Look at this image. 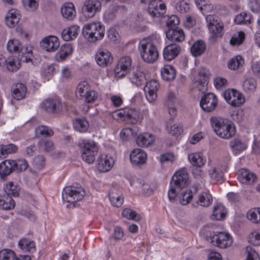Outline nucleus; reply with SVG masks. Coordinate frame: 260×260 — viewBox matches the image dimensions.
I'll list each match as a JSON object with an SVG mask.
<instances>
[{
    "label": "nucleus",
    "instance_id": "f257e3e1",
    "mask_svg": "<svg viewBox=\"0 0 260 260\" xmlns=\"http://www.w3.org/2000/svg\"><path fill=\"white\" fill-rule=\"evenodd\" d=\"M210 121L214 132L220 138L228 140L236 134V128L232 121L220 117H212Z\"/></svg>",
    "mask_w": 260,
    "mask_h": 260
},
{
    "label": "nucleus",
    "instance_id": "f03ea898",
    "mask_svg": "<svg viewBox=\"0 0 260 260\" xmlns=\"http://www.w3.org/2000/svg\"><path fill=\"white\" fill-rule=\"evenodd\" d=\"M201 234L204 235L206 240L213 246L224 249L230 247L233 243V239L231 235L225 232H215L214 231L202 230Z\"/></svg>",
    "mask_w": 260,
    "mask_h": 260
},
{
    "label": "nucleus",
    "instance_id": "7ed1b4c3",
    "mask_svg": "<svg viewBox=\"0 0 260 260\" xmlns=\"http://www.w3.org/2000/svg\"><path fill=\"white\" fill-rule=\"evenodd\" d=\"M138 49L142 59L147 63H152L158 58L159 53L157 47L148 40L141 41Z\"/></svg>",
    "mask_w": 260,
    "mask_h": 260
},
{
    "label": "nucleus",
    "instance_id": "20e7f679",
    "mask_svg": "<svg viewBox=\"0 0 260 260\" xmlns=\"http://www.w3.org/2000/svg\"><path fill=\"white\" fill-rule=\"evenodd\" d=\"M83 34L90 43L102 40L105 35V27L100 22H92L85 24Z\"/></svg>",
    "mask_w": 260,
    "mask_h": 260
},
{
    "label": "nucleus",
    "instance_id": "39448f33",
    "mask_svg": "<svg viewBox=\"0 0 260 260\" xmlns=\"http://www.w3.org/2000/svg\"><path fill=\"white\" fill-rule=\"evenodd\" d=\"M206 20L211 41H216L221 38L224 34V25L221 20L217 16L212 15H207Z\"/></svg>",
    "mask_w": 260,
    "mask_h": 260
},
{
    "label": "nucleus",
    "instance_id": "423d86ee",
    "mask_svg": "<svg viewBox=\"0 0 260 260\" xmlns=\"http://www.w3.org/2000/svg\"><path fill=\"white\" fill-rule=\"evenodd\" d=\"M78 145L82 150L83 159L86 162H93L94 156L98 151L96 143L90 140L81 139Z\"/></svg>",
    "mask_w": 260,
    "mask_h": 260
},
{
    "label": "nucleus",
    "instance_id": "0eeeda50",
    "mask_svg": "<svg viewBox=\"0 0 260 260\" xmlns=\"http://www.w3.org/2000/svg\"><path fill=\"white\" fill-rule=\"evenodd\" d=\"M85 195V191L81 187L67 186L62 193V199L68 203H74L80 201Z\"/></svg>",
    "mask_w": 260,
    "mask_h": 260
},
{
    "label": "nucleus",
    "instance_id": "6e6552de",
    "mask_svg": "<svg viewBox=\"0 0 260 260\" xmlns=\"http://www.w3.org/2000/svg\"><path fill=\"white\" fill-rule=\"evenodd\" d=\"M141 3L148 4V13L152 18L163 16L166 12V6L160 0H141Z\"/></svg>",
    "mask_w": 260,
    "mask_h": 260
},
{
    "label": "nucleus",
    "instance_id": "1a4fd4ad",
    "mask_svg": "<svg viewBox=\"0 0 260 260\" xmlns=\"http://www.w3.org/2000/svg\"><path fill=\"white\" fill-rule=\"evenodd\" d=\"M115 113L120 118H123L131 123L135 124L143 119L142 115L135 109L125 108L116 111Z\"/></svg>",
    "mask_w": 260,
    "mask_h": 260
},
{
    "label": "nucleus",
    "instance_id": "9d476101",
    "mask_svg": "<svg viewBox=\"0 0 260 260\" xmlns=\"http://www.w3.org/2000/svg\"><path fill=\"white\" fill-rule=\"evenodd\" d=\"M225 100L230 105L238 107L245 102V97L239 91L234 89H228L223 93Z\"/></svg>",
    "mask_w": 260,
    "mask_h": 260
},
{
    "label": "nucleus",
    "instance_id": "9b49d317",
    "mask_svg": "<svg viewBox=\"0 0 260 260\" xmlns=\"http://www.w3.org/2000/svg\"><path fill=\"white\" fill-rule=\"evenodd\" d=\"M132 60L129 56L122 57L118 61L115 69V74L117 77H123L132 68Z\"/></svg>",
    "mask_w": 260,
    "mask_h": 260
},
{
    "label": "nucleus",
    "instance_id": "f8f14e48",
    "mask_svg": "<svg viewBox=\"0 0 260 260\" xmlns=\"http://www.w3.org/2000/svg\"><path fill=\"white\" fill-rule=\"evenodd\" d=\"M41 107L46 112L54 114L61 111L62 104L57 98H48L42 102Z\"/></svg>",
    "mask_w": 260,
    "mask_h": 260
},
{
    "label": "nucleus",
    "instance_id": "ddd939ff",
    "mask_svg": "<svg viewBox=\"0 0 260 260\" xmlns=\"http://www.w3.org/2000/svg\"><path fill=\"white\" fill-rule=\"evenodd\" d=\"M101 9V3L99 0H86L82 7V12L87 17L94 16Z\"/></svg>",
    "mask_w": 260,
    "mask_h": 260
},
{
    "label": "nucleus",
    "instance_id": "4468645a",
    "mask_svg": "<svg viewBox=\"0 0 260 260\" xmlns=\"http://www.w3.org/2000/svg\"><path fill=\"white\" fill-rule=\"evenodd\" d=\"M217 105V98L212 93H208L205 94L200 101V106L205 112H210L213 111Z\"/></svg>",
    "mask_w": 260,
    "mask_h": 260
},
{
    "label": "nucleus",
    "instance_id": "2eb2a0df",
    "mask_svg": "<svg viewBox=\"0 0 260 260\" xmlns=\"http://www.w3.org/2000/svg\"><path fill=\"white\" fill-rule=\"evenodd\" d=\"M159 86L158 82L155 80H151L146 83L144 90L147 100L152 103L156 99L157 91Z\"/></svg>",
    "mask_w": 260,
    "mask_h": 260
},
{
    "label": "nucleus",
    "instance_id": "dca6fc26",
    "mask_svg": "<svg viewBox=\"0 0 260 260\" xmlns=\"http://www.w3.org/2000/svg\"><path fill=\"white\" fill-rule=\"evenodd\" d=\"M227 169L228 167L225 164H210L209 175L211 179L218 181L223 178L224 172Z\"/></svg>",
    "mask_w": 260,
    "mask_h": 260
},
{
    "label": "nucleus",
    "instance_id": "f3484780",
    "mask_svg": "<svg viewBox=\"0 0 260 260\" xmlns=\"http://www.w3.org/2000/svg\"><path fill=\"white\" fill-rule=\"evenodd\" d=\"M95 59L98 65L102 67L111 64L113 60L111 53L105 49H100L96 52Z\"/></svg>",
    "mask_w": 260,
    "mask_h": 260
},
{
    "label": "nucleus",
    "instance_id": "a211bd4d",
    "mask_svg": "<svg viewBox=\"0 0 260 260\" xmlns=\"http://www.w3.org/2000/svg\"><path fill=\"white\" fill-rule=\"evenodd\" d=\"M175 186L180 189L184 188L189 184V177L187 172L181 169L176 172L172 178Z\"/></svg>",
    "mask_w": 260,
    "mask_h": 260
},
{
    "label": "nucleus",
    "instance_id": "6ab92c4d",
    "mask_svg": "<svg viewBox=\"0 0 260 260\" xmlns=\"http://www.w3.org/2000/svg\"><path fill=\"white\" fill-rule=\"evenodd\" d=\"M41 47L47 52H54L59 46L58 39L54 36L44 38L40 42Z\"/></svg>",
    "mask_w": 260,
    "mask_h": 260
},
{
    "label": "nucleus",
    "instance_id": "aec40b11",
    "mask_svg": "<svg viewBox=\"0 0 260 260\" xmlns=\"http://www.w3.org/2000/svg\"><path fill=\"white\" fill-rule=\"evenodd\" d=\"M202 190V187L199 184H195L192 185L190 190H186L183 192L180 197V203L183 205L188 204L192 200L193 194Z\"/></svg>",
    "mask_w": 260,
    "mask_h": 260
},
{
    "label": "nucleus",
    "instance_id": "412c9836",
    "mask_svg": "<svg viewBox=\"0 0 260 260\" xmlns=\"http://www.w3.org/2000/svg\"><path fill=\"white\" fill-rule=\"evenodd\" d=\"M180 47L176 44H171L166 46L163 51L164 59L171 61L176 58L180 53Z\"/></svg>",
    "mask_w": 260,
    "mask_h": 260
},
{
    "label": "nucleus",
    "instance_id": "4be33fe9",
    "mask_svg": "<svg viewBox=\"0 0 260 260\" xmlns=\"http://www.w3.org/2000/svg\"><path fill=\"white\" fill-rule=\"evenodd\" d=\"M0 260H31L28 255L17 256L10 249H3L0 251Z\"/></svg>",
    "mask_w": 260,
    "mask_h": 260
},
{
    "label": "nucleus",
    "instance_id": "5701e85b",
    "mask_svg": "<svg viewBox=\"0 0 260 260\" xmlns=\"http://www.w3.org/2000/svg\"><path fill=\"white\" fill-rule=\"evenodd\" d=\"M238 179L243 184H252L256 180V175L248 170L241 169L238 171Z\"/></svg>",
    "mask_w": 260,
    "mask_h": 260
},
{
    "label": "nucleus",
    "instance_id": "b1692460",
    "mask_svg": "<svg viewBox=\"0 0 260 260\" xmlns=\"http://www.w3.org/2000/svg\"><path fill=\"white\" fill-rule=\"evenodd\" d=\"M109 200L112 205L116 207H120L124 200L121 192L115 187H112L109 192Z\"/></svg>",
    "mask_w": 260,
    "mask_h": 260
},
{
    "label": "nucleus",
    "instance_id": "393cba45",
    "mask_svg": "<svg viewBox=\"0 0 260 260\" xmlns=\"http://www.w3.org/2000/svg\"><path fill=\"white\" fill-rule=\"evenodd\" d=\"M61 13L63 17L69 20H73L76 16L74 5L72 3H66L61 7Z\"/></svg>",
    "mask_w": 260,
    "mask_h": 260
},
{
    "label": "nucleus",
    "instance_id": "a878e982",
    "mask_svg": "<svg viewBox=\"0 0 260 260\" xmlns=\"http://www.w3.org/2000/svg\"><path fill=\"white\" fill-rule=\"evenodd\" d=\"M80 32V27L76 25H72L64 28L61 32L63 40L69 41L76 39Z\"/></svg>",
    "mask_w": 260,
    "mask_h": 260
},
{
    "label": "nucleus",
    "instance_id": "bb28decb",
    "mask_svg": "<svg viewBox=\"0 0 260 260\" xmlns=\"http://www.w3.org/2000/svg\"><path fill=\"white\" fill-rule=\"evenodd\" d=\"M167 38L172 42H181L185 39V34L182 29L176 28H169L166 32Z\"/></svg>",
    "mask_w": 260,
    "mask_h": 260
},
{
    "label": "nucleus",
    "instance_id": "cd10ccee",
    "mask_svg": "<svg viewBox=\"0 0 260 260\" xmlns=\"http://www.w3.org/2000/svg\"><path fill=\"white\" fill-rule=\"evenodd\" d=\"M20 15L18 10L11 9L5 16L6 25L9 27H14L19 21Z\"/></svg>",
    "mask_w": 260,
    "mask_h": 260
},
{
    "label": "nucleus",
    "instance_id": "c85d7f7f",
    "mask_svg": "<svg viewBox=\"0 0 260 260\" xmlns=\"http://www.w3.org/2000/svg\"><path fill=\"white\" fill-rule=\"evenodd\" d=\"M73 51V48L71 44L67 43L62 45L60 50L55 54V59L57 61H64L67 57L70 55Z\"/></svg>",
    "mask_w": 260,
    "mask_h": 260
},
{
    "label": "nucleus",
    "instance_id": "c756f323",
    "mask_svg": "<svg viewBox=\"0 0 260 260\" xmlns=\"http://www.w3.org/2000/svg\"><path fill=\"white\" fill-rule=\"evenodd\" d=\"M155 141V137L149 133H144L138 136L137 144L141 147H148L151 145Z\"/></svg>",
    "mask_w": 260,
    "mask_h": 260
},
{
    "label": "nucleus",
    "instance_id": "7c9ffc66",
    "mask_svg": "<svg viewBox=\"0 0 260 260\" xmlns=\"http://www.w3.org/2000/svg\"><path fill=\"white\" fill-rule=\"evenodd\" d=\"M179 105V101L173 92L168 94L166 101V105L168 107L169 113L171 115H175L176 114V107Z\"/></svg>",
    "mask_w": 260,
    "mask_h": 260
},
{
    "label": "nucleus",
    "instance_id": "2f4dec72",
    "mask_svg": "<svg viewBox=\"0 0 260 260\" xmlns=\"http://www.w3.org/2000/svg\"><path fill=\"white\" fill-rule=\"evenodd\" d=\"M129 157L131 162H146L147 155L143 150L136 148L131 152Z\"/></svg>",
    "mask_w": 260,
    "mask_h": 260
},
{
    "label": "nucleus",
    "instance_id": "473e14b6",
    "mask_svg": "<svg viewBox=\"0 0 260 260\" xmlns=\"http://www.w3.org/2000/svg\"><path fill=\"white\" fill-rule=\"evenodd\" d=\"M212 201L211 194L208 190H206L199 193L196 203L201 206L207 207L212 204Z\"/></svg>",
    "mask_w": 260,
    "mask_h": 260
},
{
    "label": "nucleus",
    "instance_id": "72a5a7b5",
    "mask_svg": "<svg viewBox=\"0 0 260 260\" xmlns=\"http://www.w3.org/2000/svg\"><path fill=\"white\" fill-rule=\"evenodd\" d=\"M26 93V87L22 83H17L12 88V96L17 100L23 99Z\"/></svg>",
    "mask_w": 260,
    "mask_h": 260
},
{
    "label": "nucleus",
    "instance_id": "f704fd0d",
    "mask_svg": "<svg viewBox=\"0 0 260 260\" xmlns=\"http://www.w3.org/2000/svg\"><path fill=\"white\" fill-rule=\"evenodd\" d=\"M206 48L205 43L202 40L196 41L190 47L191 54L195 56H199L204 53Z\"/></svg>",
    "mask_w": 260,
    "mask_h": 260
},
{
    "label": "nucleus",
    "instance_id": "c9c22d12",
    "mask_svg": "<svg viewBox=\"0 0 260 260\" xmlns=\"http://www.w3.org/2000/svg\"><path fill=\"white\" fill-rule=\"evenodd\" d=\"M131 82L139 87L143 85L145 81V74L141 71L136 70L129 75Z\"/></svg>",
    "mask_w": 260,
    "mask_h": 260
},
{
    "label": "nucleus",
    "instance_id": "e433bc0d",
    "mask_svg": "<svg viewBox=\"0 0 260 260\" xmlns=\"http://www.w3.org/2000/svg\"><path fill=\"white\" fill-rule=\"evenodd\" d=\"M162 79L166 81L173 80L176 77L175 69L171 65L166 64L161 70Z\"/></svg>",
    "mask_w": 260,
    "mask_h": 260
},
{
    "label": "nucleus",
    "instance_id": "4c0bfd02",
    "mask_svg": "<svg viewBox=\"0 0 260 260\" xmlns=\"http://www.w3.org/2000/svg\"><path fill=\"white\" fill-rule=\"evenodd\" d=\"M257 82L253 77L245 78L242 83L243 90L247 93L253 92L256 88Z\"/></svg>",
    "mask_w": 260,
    "mask_h": 260
},
{
    "label": "nucleus",
    "instance_id": "58836bf2",
    "mask_svg": "<svg viewBox=\"0 0 260 260\" xmlns=\"http://www.w3.org/2000/svg\"><path fill=\"white\" fill-rule=\"evenodd\" d=\"M15 202L10 197L0 196V208L4 210H10L14 208Z\"/></svg>",
    "mask_w": 260,
    "mask_h": 260
},
{
    "label": "nucleus",
    "instance_id": "ea45409f",
    "mask_svg": "<svg viewBox=\"0 0 260 260\" xmlns=\"http://www.w3.org/2000/svg\"><path fill=\"white\" fill-rule=\"evenodd\" d=\"M18 151V147L14 144L2 145L0 147V160H3L9 154L15 153Z\"/></svg>",
    "mask_w": 260,
    "mask_h": 260
},
{
    "label": "nucleus",
    "instance_id": "a19ab883",
    "mask_svg": "<svg viewBox=\"0 0 260 260\" xmlns=\"http://www.w3.org/2000/svg\"><path fill=\"white\" fill-rule=\"evenodd\" d=\"M226 214V210L225 207L221 204H218L214 206L211 219L213 220H220L223 219Z\"/></svg>",
    "mask_w": 260,
    "mask_h": 260
},
{
    "label": "nucleus",
    "instance_id": "79ce46f5",
    "mask_svg": "<svg viewBox=\"0 0 260 260\" xmlns=\"http://www.w3.org/2000/svg\"><path fill=\"white\" fill-rule=\"evenodd\" d=\"M4 189L8 197H17L19 195L20 188L19 186L15 184L13 182H9L4 187Z\"/></svg>",
    "mask_w": 260,
    "mask_h": 260
},
{
    "label": "nucleus",
    "instance_id": "37998d69",
    "mask_svg": "<svg viewBox=\"0 0 260 260\" xmlns=\"http://www.w3.org/2000/svg\"><path fill=\"white\" fill-rule=\"evenodd\" d=\"M19 247L23 251L32 252L35 250L36 245L34 241L23 238L18 242Z\"/></svg>",
    "mask_w": 260,
    "mask_h": 260
},
{
    "label": "nucleus",
    "instance_id": "c03bdc74",
    "mask_svg": "<svg viewBox=\"0 0 260 260\" xmlns=\"http://www.w3.org/2000/svg\"><path fill=\"white\" fill-rule=\"evenodd\" d=\"M74 128L79 132H86L89 127V123L85 118H78L73 122Z\"/></svg>",
    "mask_w": 260,
    "mask_h": 260
},
{
    "label": "nucleus",
    "instance_id": "a18cd8bd",
    "mask_svg": "<svg viewBox=\"0 0 260 260\" xmlns=\"http://www.w3.org/2000/svg\"><path fill=\"white\" fill-rule=\"evenodd\" d=\"M90 88L89 84L87 82L82 81L80 82L76 88V96L78 98L83 99Z\"/></svg>",
    "mask_w": 260,
    "mask_h": 260
},
{
    "label": "nucleus",
    "instance_id": "49530a36",
    "mask_svg": "<svg viewBox=\"0 0 260 260\" xmlns=\"http://www.w3.org/2000/svg\"><path fill=\"white\" fill-rule=\"evenodd\" d=\"M35 134L37 137L44 136L45 137H51L53 135V130L49 127L41 125L35 128Z\"/></svg>",
    "mask_w": 260,
    "mask_h": 260
},
{
    "label": "nucleus",
    "instance_id": "de8ad7c7",
    "mask_svg": "<svg viewBox=\"0 0 260 260\" xmlns=\"http://www.w3.org/2000/svg\"><path fill=\"white\" fill-rule=\"evenodd\" d=\"M230 145L232 151L235 154L240 153L246 148V145L238 139H235L231 141Z\"/></svg>",
    "mask_w": 260,
    "mask_h": 260
},
{
    "label": "nucleus",
    "instance_id": "09e8293b",
    "mask_svg": "<svg viewBox=\"0 0 260 260\" xmlns=\"http://www.w3.org/2000/svg\"><path fill=\"white\" fill-rule=\"evenodd\" d=\"M244 63V58L240 55L231 59L228 62V68L231 70H235L242 67Z\"/></svg>",
    "mask_w": 260,
    "mask_h": 260
},
{
    "label": "nucleus",
    "instance_id": "8fccbe9b",
    "mask_svg": "<svg viewBox=\"0 0 260 260\" xmlns=\"http://www.w3.org/2000/svg\"><path fill=\"white\" fill-rule=\"evenodd\" d=\"M38 145L40 149L46 152L53 151L55 148L53 142L49 139H41L38 142Z\"/></svg>",
    "mask_w": 260,
    "mask_h": 260
},
{
    "label": "nucleus",
    "instance_id": "3c124183",
    "mask_svg": "<svg viewBox=\"0 0 260 260\" xmlns=\"http://www.w3.org/2000/svg\"><path fill=\"white\" fill-rule=\"evenodd\" d=\"M235 22L238 24H247L251 22V15L246 12L241 13L236 16Z\"/></svg>",
    "mask_w": 260,
    "mask_h": 260
},
{
    "label": "nucleus",
    "instance_id": "603ef678",
    "mask_svg": "<svg viewBox=\"0 0 260 260\" xmlns=\"http://www.w3.org/2000/svg\"><path fill=\"white\" fill-rule=\"evenodd\" d=\"M247 217L252 222L260 223V208L249 210L247 213Z\"/></svg>",
    "mask_w": 260,
    "mask_h": 260
},
{
    "label": "nucleus",
    "instance_id": "864d4df0",
    "mask_svg": "<svg viewBox=\"0 0 260 260\" xmlns=\"http://www.w3.org/2000/svg\"><path fill=\"white\" fill-rule=\"evenodd\" d=\"M7 48L10 52H17L22 50V45L20 42L17 39H12L8 41Z\"/></svg>",
    "mask_w": 260,
    "mask_h": 260
},
{
    "label": "nucleus",
    "instance_id": "5fc2aeb1",
    "mask_svg": "<svg viewBox=\"0 0 260 260\" xmlns=\"http://www.w3.org/2000/svg\"><path fill=\"white\" fill-rule=\"evenodd\" d=\"M5 66L8 71L16 72L20 68V63L13 57H10L8 58Z\"/></svg>",
    "mask_w": 260,
    "mask_h": 260
},
{
    "label": "nucleus",
    "instance_id": "6e6d98bb",
    "mask_svg": "<svg viewBox=\"0 0 260 260\" xmlns=\"http://www.w3.org/2000/svg\"><path fill=\"white\" fill-rule=\"evenodd\" d=\"M13 171H14L13 164H0V176L2 178L9 175Z\"/></svg>",
    "mask_w": 260,
    "mask_h": 260
},
{
    "label": "nucleus",
    "instance_id": "4d7b16f0",
    "mask_svg": "<svg viewBox=\"0 0 260 260\" xmlns=\"http://www.w3.org/2000/svg\"><path fill=\"white\" fill-rule=\"evenodd\" d=\"M122 214L124 217L136 221H140L141 219L140 215L129 208L124 209L122 211Z\"/></svg>",
    "mask_w": 260,
    "mask_h": 260
},
{
    "label": "nucleus",
    "instance_id": "13d9d810",
    "mask_svg": "<svg viewBox=\"0 0 260 260\" xmlns=\"http://www.w3.org/2000/svg\"><path fill=\"white\" fill-rule=\"evenodd\" d=\"M137 128L136 126L124 128L120 133L121 137L123 139H127L131 137L136 136L137 134Z\"/></svg>",
    "mask_w": 260,
    "mask_h": 260
},
{
    "label": "nucleus",
    "instance_id": "bf43d9fd",
    "mask_svg": "<svg viewBox=\"0 0 260 260\" xmlns=\"http://www.w3.org/2000/svg\"><path fill=\"white\" fill-rule=\"evenodd\" d=\"M188 158L192 162H203L207 161L206 157L202 153L199 152L188 154Z\"/></svg>",
    "mask_w": 260,
    "mask_h": 260
},
{
    "label": "nucleus",
    "instance_id": "052dcab7",
    "mask_svg": "<svg viewBox=\"0 0 260 260\" xmlns=\"http://www.w3.org/2000/svg\"><path fill=\"white\" fill-rule=\"evenodd\" d=\"M249 242L253 245L260 244V234L258 231H253L248 236Z\"/></svg>",
    "mask_w": 260,
    "mask_h": 260
},
{
    "label": "nucleus",
    "instance_id": "680f3d73",
    "mask_svg": "<svg viewBox=\"0 0 260 260\" xmlns=\"http://www.w3.org/2000/svg\"><path fill=\"white\" fill-rule=\"evenodd\" d=\"M167 129L168 132L173 136L179 135L183 132L182 126L178 124H174L173 125H168Z\"/></svg>",
    "mask_w": 260,
    "mask_h": 260
},
{
    "label": "nucleus",
    "instance_id": "e2e57ef3",
    "mask_svg": "<svg viewBox=\"0 0 260 260\" xmlns=\"http://www.w3.org/2000/svg\"><path fill=\"white\" fill-rule=\"evenodd\" d=\"M158 184L156 182H152L150 184H144L143 186V192L146 196L152 194L157 189Z\"/></svg>",
    "mask_w": 260,
    "mask_h": 260
},
{
    "label": "nucleus",
    "instance_id": "0e129e2a",
    "mask_svg": "<svg viewBox=\"0 0 260 260\" xmlns=\"http://www.w3.org/2000/svg\"><path fill=\"white\" fill-rule=\"evenodd\" d=\"M98 92L94 90H90L87 92V94L84 96L83 99L88 103H92L95 102L98 98Z\"/></svg>",
    "mask_w": 260,
    "mask_h": 260
},
{
    "label": "nucleus",
    "instance_id": "69168bd1",
    "mask_svg": "<svg viewBox=\"0 0 260 260\" xmlns=\"http://www.w3.org/2000/svg\"><path fill=\"white\" fill-rule=\"evenodd\" d=\"M22 2L25 9L29 11L36 10L38 6L37 0H22Z\"/></svg>",
    "mask_w": 260,
    "mask_h": 260
},
{
    "label": "nucleus",
    "instance_id": "338daca9",
    "mask_svg": "<svg viewBox=\"0 0 260 260\" xmlns=\"http://www.w3.org/2000/svg\"><path fill=\"white\" fill-rule=\"evenodd\" d=\"M176 9L177 11L180 13H186L189 9V4L185 1H180L177 3Z\"/></svg>",
    "mask_w": 260,
    "mask_h": 260
},
{
    "label": "nucleus",
    "instance_id": "774afa93",
    "mask_svg": "<svg viewBox=\"0 0 260 260\" xmlns=\"http://www.w3.org/2000/svg\"><path fill=\"white\" fill-rule=\"evenodd\" d=\"M246 251L247 253L246 260H260L258 253L255 250H253L251 247L247 246Z\"/></svg>",
    "mask_w": 260,
    "mask_h": 260
}]
</instances>
